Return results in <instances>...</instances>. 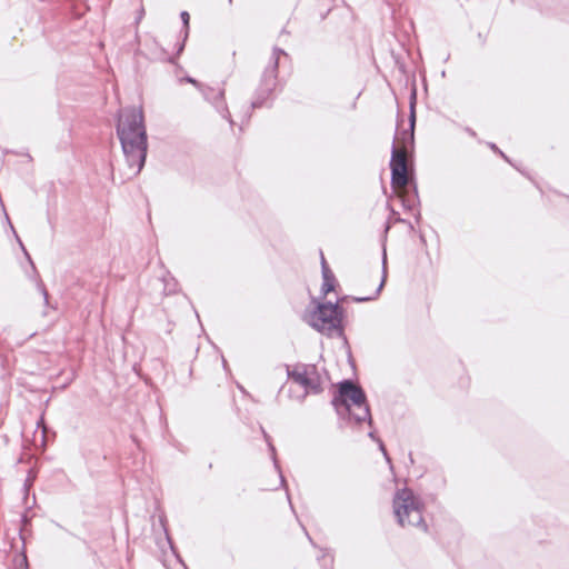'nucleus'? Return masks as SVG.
<instances>
[{
  "label": "nucleus",
  "instance_id": "nucleus-1",
  "mask_svg": "<svg viewBox=\"0 0 569 569\" xmlns=\"http://www.w3.org/2000/svg\"><path fill=\"white\" fill-rule=\"evenodd\" d=\"M118 136L132 173L137 174L143 167L147 151L143 114L140 108H130L121 112Z\"/></svg>",
  "mask_w": 569,
  "mask_h": 569
},
{
  "label": "nucleus",
  "instance_id": "nucleus-2",
  "mask_svg": "<svg viewBox=\"0 0 569 569\" xmlns=\"http://www.w3.org/2000/svg\"><path fill=\"white\" fill-rule=\"evenodd\" d=\"M413 141V133L403 132L398 136L395 140L392 158H391V171H392V187L396 192L401 196V192L406 189L409 182V166H408V147Z\"/></svg>",
  "mask_w": 569,
  "mask_h": 569
},
{
  "label": "nucleus",
  "instance_id": "nucleus-3",
  "mask_svg": "<svg viewBox=\"0 0 569 569\" xmlns=\"http://www.w3.org/2000/svg\"><path fill=\"white\" fill-rule=\"evenodd\" d=\"M305 320L317 331L331 335L341 330L342 310L337 303H315L306 311Z\"/></svg>",
  "mask_w": 569,
  "mask_h": 569
},
{
  "label": "nucleus",
  "instance_id": "nucleus-4",
  "mask_svg": "<svg viewBox=\"0 0 569 569\" xmlns=\"http://www.w3.org/2000/svg\"><path fill=\"white\" fill-rule=\"evenodd\" d=\"M338 410L346 409L356 421L370 419L369 409L362 390L350 381H345L339 387V398L336 399Z\"/></svg>",
  "mask_w": 569,
  "mask_h": 569
},
{
  "label": "nucleus",
  "instance_id": "nucleus-5",
  "mask_svg": "<svg viewBox=\"0 0 569 569\" xmlns=\"http://www.w3.org/2000/svg\"><path fill=\"white\" fill-rule=\"evenodd\" d=\"M395 515L401 526H419L422 522L420 503L413 493L403 489L397 492L393 501Z\"/></svg>",
  "mask_w": 569,
  "mask_h": 569
},
{
  "label": "nucleus",
  "instance_id": "nucleus-6",
  "mask_svg": "<svg viewBox=\"0 0 569 569\" xmlns=\"http://www.w3.org/2000/svg\"><path fill=\"white\" fill-rule=\"evenodd\" d=\"M291 377L307 391H317L321 385V379L313 368L297 369L292 372Z\"/></svg>",
  "mask_w": 569,
  "mask_h": 569
},
{
  "label": "nucleus",
  "instance_id": "nucleus-7",
  "mask_svg": "<svg viewBox=\"0 0 569 569\" xmlns=\"http://www.w3.org/2000/svg\"><path fill=\"white\" fill-rule=\"evenodd\" d=\"M322 277H323V283L321 287V292H322L323 297H326L331 291L335 290L336 279H335L333 274L331 273L330 269L328 268L325 259H322Z\"/></svg>",
  "mask_w": 569,
  "mask_h": 569
},
{
  "label": "nucleus",
  "instance_id": "nucleus-8",
  "mask_svg": "<svg viewBox=\"0 0 569 569\" xmlns=\"http://www.w3.org/2000/svg\"><path fill=\"white\" fill-rule=\"evenodd\" d=\"M0 204H1V207H2V210H3V213H4L6 220H7L8 224L10 226V228H11V230H12V232H13V234H14V237H16V239H17V241H18V243H19L20 248H21V250L23 251V253H24V256H26L27 260L29 261V263H30V266H31V268H32V271H33L34 273H37L36 266H34V263H33V261H32V259H31V257H30L29 252L27 251V249H26V247H24L23 242L21 241V239L19 238V236H18L17 231L14 230V227L12 226V223H11V221H10V218H9V216H8V213H7L6 209H4V206H3V203H2V201H1V200H0Z\"/></svg>",
  "mask_w": 569,
  "mask_h": 569
},
{
  "label": "nucleus",
  "instance_id": "nucleus-9",
  "mask_svg": "<svg viewBox=\"0 0 569 569\" xmlns=\"http://www.w3.org/2000/svg\"><path fill=\"white\" fill-rule=\"evenodd\" d=\"M0 204H1V207H2V210H3V213H4L6 220H7L8 224L10 226V228H11V230H12V232H13V234H14V237H16V239H17V241H18V243H19L20 248H21V250L23 251V253H24V256H26L27 260L29 261V263H30V266H31V268H32V271H33L34 273H37L36 266H34V263H33V261H32V259H31V257H30L29 252L27 251V249H26V247H24L23 242L21 241V239L19 238V236H18L17 231L14 230V227L12 226V223H11V221H10V218H9V216H8V213H7L6 209H4V206H3V203H2V201H1V200H0Z\"/></svg>",
  "mask_w": 569,
  "mask_h": 569
},
{
  "label": "nucleus",
  "instance_id": "nucleus-10",
  "mask_svg": "<svg viewBox=\"0 0 569 569\" xmlns=\"http://www.w3.org/2000/svg\"><path fill=\"white\" fill-rule=\"evenodd\" d=\"M19 536H20V539L22 540V549L16 558V565L20 569H29L30 567H29V561H28V557H27V552H26V538H24L23 529L19 530Z\"/></svg>",
  "mask_w": 569,
  "mask_h": 569
},
{
  "label": "nucleus",
  "instance_id": "nucleus-11",
  "mask_svg": "<svg viewBox=\"0 0 569 569\" xmlns=\"http://www.w3.org/2000/svg\"><path fill=\"white\" fill-rule=\"evenodd\" d=\"M38 287L43 296L44 302L48 305V291H47L44 284L40 281V282H38Z\"/></svg>",
  "mask_w": 569,
  "mask_h": 569
},
{
  "label": "nucleus",
  "instance_id": "nucleus-12",
  "mask_svg": "<svg viewBox=\"0 0 569 569\" xmlns=\"http://www.w3.org/2000/svg\"><path fill=\"white\" fill-rule=\"evenodd\" d=\"M181 19H182V21H183L184 26H186V27H188L189 19H190L189 13H188V12H186V11H183V12L181 13Z\"/></svg>",
  "mask_w": 569,
  "mask_h": 569
},
{
  "label": "nucleus",
  "instance_id": "nucleus-13",
  "mask_svg": "<svg viewBox=\"0 0 569 569\" xmlns=\"http://www.w3.org/2000/svg\"><path fill=\"white\" fill-rule=\"evenodd\" d=\"M385 281H386V272H383V276H382V279L380 281V284H379V288H378V291H380L385 284Z\"/></svg>",
  "mask_w": 569,
  "mask_h": 569
},
{
  "label": "nucleus",
  "instance_id": "nucleus-14",
  "mask_svg": "<svg viewBox=\"0 0 569 569\" xmlns=\"http://www.w3.org/2000/svg\"><path fill=\"white\" fill-rule=\"evenodd\" d=\"M21 520H22V522H24V523L28 521V519H27V517H26V516H22V519H21Z\"/></svg>",
  "mask_w": 569,
  "mask_h": 569
}]
</instances>
